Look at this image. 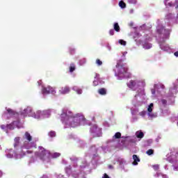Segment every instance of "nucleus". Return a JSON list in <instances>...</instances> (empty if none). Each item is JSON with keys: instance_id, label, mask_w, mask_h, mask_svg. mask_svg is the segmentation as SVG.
Wrapping results in <instances>:
<instances>
[{"instance_id": "nucleus-6", "label": "nucleus", "mask_w": 178, "mask_h": 178, "mask_svg": "<svg viewBox=\"0 0 178 178\" xmlns=\"http://www.w3.org/2000/svg\"><path fill=\"white\" fill-rule=\"evenodd\" d=\"M59 92L60 94H69L70 92V88L69 86H64L60 88Z\"/></svg>"}, {"instance_id": "nucleus-7", "label": "nucleus", "mask_w": 178, "mask_h": 178, "mask_svg": "<svg viewBox=\"0 0 178 178\" xmlns=\"http://www.w3.org/2000/svg\"><path fill=\"white\" fill-rule=\"evenodd\" d=\"M24 140H27L29 143H31L33 141V136L29 133V131H26L24 136Z\"/></svg>"}, {"instance_id": "nucleus-38", "label": "nucleus", "mask_w": 178, "mask_h": 178, "mask_svg": "<svg viewBox=\"0 0 178 178\" xmlns=\"http://www.w3.org/2000/svg\"><path fill=\"white\" fill-rule=\"evenodd\" d=\"M108 168H109V169H113V166H112V165H109Z\"/></svg>"}, {"instance_id": "nucleus-21", "label": "nucleus", "mask_w": 178, "mask_h": 178, "mask_svg": "<svg viewBox=\"0 0 178 178\" xmlns=\"http://www.w3.org/2000/svg\"><path fill=\"white\" fill-rule=\"evenodd\" d=\"M113 137H115V138H121L122 134H120V132H117Z\"/></svg>"}, {"instance_id": "nucleus-35", "label": "nucleus", "mask_w": 178, "mask_h": 178, "mask_svg": "<svg viewBox=\"0 0 178 178\" xmlns=\"http://www.w3.org/2000/svg\"><path fill=\"white\" fill-rule=\"evenodd\" d=\"M98 84V81H93V86H95V87H96V86Z\"/></svg>"}, {"instance_id": "nucleus-18", "label": "nucleus", "mask_w": 178, "mask_h": 178, "mask_svg": "<svg viewBox=\"0 0 178 178\" xmlns=\"http://www.w3.org/2000/svg\"><path fill=\"white\" fill-rule=\"evenodd\" d=\"M76 70V65L74 63H71L70 66V72L73 73Z\"/></svg>"}, {"instance_id": "nucleus-42", "label": "nucleus", "mask_w": 178, "mask_h": 178, "mask_svg": "<svg viewBox=\"0 0 178 178\" xmlns=\"http://www.w3.org/2000/svg\"><path fill=\"white\" fill-rule=\"evenodd\" d=\"M176 9H178V5L175 7Z\"/></svg>"}, {"instance_id": "nucleus-4", "label": "nucleus", "mask_w": 178, "mask_h": 178, "mask_svg": "<svg viewBox=\"0 0 178 178\" xmlns=\"http://www.w3.org/2000/svg\"><path fill=\"white\" fill-rule=\"evenodd\" d=\"M33 147H34V148H37V145H35V143H31V142H24V145L22 147V149H23V148H25L26 149H30L31 148H33Z\"/></svg>"}, {"instance_id": "nucleus-19", "label": "nucleus", "mask_w": 178, "mask_h": 178, "mask_svg": "<svg viewBox=\"0 0 178 178\" xmlns=\"http://www.w3.org/2000/svg\"><path fill=\"white\" fill-rule=\"evenodd\" d=\"M14 124H15V122H12V123H10V124H8L6 125V127H7V129H8L9 130H13V129H15Z\"/></svg>"}, {"instance_id": "nucleus-32", "label": "nucleus", "mask_w": 178, "mask_h": 178, "mask_svg": "<svg viewBox=\"0 0 178 178\" xmlns=\"http://www.w3.org/2000/svg\"><path fill=\"white\" fill-rule=\"evenodd\" d=\"M161 104L163 105H166V104H168V101H166V99H162L161 100Z\"/></svg>"}, {"instance_id": "nucleus-17", "label": "nucleus", "mask_w": 178, "mask_h": 178, "mask_svg": "<svg viewBox=\"0 0 178 178\" xmlns=\"http://www.w3.org/2000/svg\"><path fill=\"white\" fill-rule=\"evenodd\" d=\"M98 92L100 95H106V88H100L98 90Z\"/></svg>"}, {"instance_id": "nucleus-36", "label": "nucleus", "mask_w": 178, "mask_h": 178, "mask_svg": "<svg viewBox=\"0 0 178 178\" xmlns=\"http://www.w3.org/2000/svg\"><path fill=\"white\" fill-rule=\"evenodd\" d=\"M97 77H99V74L95 73V79H97Z\"/></svg>"}, {"instance_id": "nucleus-11", "label": "nucleus", "mask_w": 178, "mask_h": 178, "mask_svg": "<svg viewBox=\"0 0 178 178\" xmlns=\"http://www.w3.org/2000/svg\"><path fill=\"white\" fill-rule=\"evenodd\" d=\"M153 108H154V104H152V103H151L147 108L148 115H149V116H151V118H152L154 116V115H152V114H151V112H152Z\"/></svg>"}, {"instance_id": "nucleus-26", "label": "nucleus", "mask_w": 178, "mask_h": 178, "mask_svg": "<svg viewBox=\"0 0 178 178\" xmlns=\"http://www.w3.org/2000/svg\"><path fill=\"white\" fill-rule=\"evenodd\" d=\"M140 116H144L145 115H147V111H143L139 113Z\"/></svg>"}, {"instance_id": "nucleus-24", "label": "nucleus", "mask_w": 178, "mask_h": 178, "mask_svg": "<svg viewBox=\"0 0 178 178\" xmlns=\"http://www.w3.org/2000/svg\"><path fill=\"white\" fill-rule=\"evenodd\" d=\"M49 136L51 137H56V133L54 131H51L49 133Z\"/></svg>"}, {"instance_id": "nucleus-1", "label": "nucleus", "mask_w": 178, "mask_h": 178, "mask_svg": "<svg viewBox=\"0 0 178 178\" xmlns=\"http://www.w3.org/2000/svg\"><path fill=\"white\" fill-rule=\"evenodd\" d=\"M61 120L71 127H77L81 122H86V118L81 113L73 115L72 111H67L61 114Z\"/></svg>"}, {"instance_id": "nucleus-30", "label": "nucleus", "mask_w": 178, "mask_h": 178, "mask_svg": "<svg viewBox=\"0 0 178 178\" xmlns=\"http://www.w3.org/2000/svg\"><path fill=\"white\" fill-rule=\"evenodd\" d=\"M76 92H77V94H82L83 90L78 88L76 90Z\"/></svg>"}, {"instance_id": "nucleus-5", "label": "nucleus", "mask_w": 178, "mask_h": 178, "mask_svg": "<svg viewBox=\"0 0 178 178\" xmlns=\"http://www.w3.org/2000/svg\"><path fill=\"white\" fill-rule=\"evenodd\" d=\"M42 92L43 95L47 94H54L55 89L51 86H48L47 88H42Z\"/></svg>"}, {"instance_id": "nucleus-8", "label": "nucleus", "mask_w": 178, "mask_h": 178, "mask_svg": "<svg viewBox=\"0 0 178 178\" xmlns=\"http://www.w3.org/2000/svg\"><path fill=\"white\" fill-rule=\"evenodd\" d=\"M132 158L134 159L133 165H138V162H140V158H138V156L136 154H134Z\"/></svg>"}, {"instance_id": "nucleus-2", "label": "nucleus", "mask_w": 178, "mask_h": 178, "mask_svg": "<svg viewBox=\"0 0 178 178\" xmlns=\"http://www.w3.org/2000/svg\"><path fill=\"white\" fill-rule=\"evenodd\" d=\"M35 156L40 158L41 161H47L51 156V152L42 147H39V151L35 153Z\"/></svg>"}, {"instance_id": "nucleus-12", "label": "nucleus", "mask_w": 178, "mask_h": 178, "mask_svg": "<svg viewBox=\"0 0 178 178\" xmlns=\"http://www.w3.org/2000/svg\"><path fill=\"white\" fill-rule=\"evenodd\" d=\"M136 84H137V82H136V81L131 80L128 83V87H129V88H134V87H136Z\"/></svg>"}, {"instance_id": "nucleus-29", "label": "nucleus", "mask_w": 178, "mask_h": 178, "mask_svg": "<svg viewBox=\"0 0 178 178\" xmlns=\"http://www.w3.org/2000/svg\"><path fill=\"white\" fill-rule=\"evenodd\" d=\"M153 169L154 170H159V165H153Z\"/></svg>"}, {"instance_id": "nucleus-31", "label": "nucleus", "mask_w": 178, "mask_h": 178, "mask_svg": "<svg viewBox=\"0 0 178 178\" xmlns=\"http://www.w3.org/2000/svg\"><path fill=\"white\" fill-rule=\"evenodd\" d=\"M129 3H136L137 0H127Z\"/></svg>"}, {"instance_id": "nucleus-33", "label": "nucleus", "mask_w": 178, "mask_h": 178, "mask_svg": "<svg viewBox=\"0 0 178 178\" xmlns=\"http://www.w3.org/2000/svg\"><path fill=\"white\" fill-rule=\"evenodd\" d=\"M0 127L2 130H5V129H6V126H5V124L1 125Z\"/></svg>"}, {"instance_id": "nucleus-23", "label": "nucleus", "mask_w": 178, "mask_h": 178, "mask_svg": "<svg viewBox=\"0 0 178 178\" xmlns=\"http://www.w3.org/2000/svg\"><path fill=\"white\" fill-rule=\"evenodd\" d=\"M146 154H147V155H153L154 154V149H149L146 152Z\"/></svg>"}, {"instance_id": "nucleus-40", "label": "nucleus", "mask_w": 178, "mask_h": 178, "mask_svg": "<svg viewBox=\"0 0 178 178\" xmlns=\"http://www.w3.org/2000/svg\"><path fill=\"white\" fill-rule=\"evenodd\" d=\"M2 176V171H0V177Z\"/></svg>"}, {"instance_id": "nucleus-14", "label": "nucleus", "mask_w": 178, "mask_h": 178, "mask_svg": "<svg viewBox=\"0 0 178 178\" xmlns=\"http://www.w3.org/2000/svg\"><path fill=\"white\" fill-rule=\"evenodd\" d=\"M7 113L10 115V117L15 116L16 115V111H13L11 108H7Z\"/></svg>"}, {"instance_id": "nucleus-25", "label": "nucleus", "mask_w": 178, "mask_h": 178, "mask_svg": "<svg viewBox=\"0 0 178 178\" xmlns=\"http://www.w3.org/2000/svg\"><path fill=\"white\" fill-rule=\"evenodd\" d=\"M119 44H120V45H126L127 42L126 41L123 40H119Z\"/></svg>"}, {"instance_id": "nucleus-3", "label": "nucleus", "mask_w": 178, "mask_h": 178, "mask_svg": "<svg viewBox=\"0 0 178 178\" xmlns=\"http://www.w3.org/2000/svg\"><path fill=\"white\" fill-rule=\"evenodd\" d=\"M116 67L118 69V76L122 75L123 77H126L127 79H130V77H131V74L128 72L129 68H127V67L117 63Z\"/></svg>"}, {"instance_id": "nucleus-28", "label": "nucleus", "mask_w": 178, "mask_h": 178, "mask_svg": "<svg viewBox=\"0 0 178 178\" xmlns=\"http://www.w3.org/2000/svg\"><path fill=\"white\" fill-rule=\"evenodd\" d=\"M58 156H60V154L59 153H54L53 154V158H58Z\"/></svg>"}, {"instance_id": "nucleus-13", "label": "nucleus", "mask_w": 178, "mask_h": 178, "mask_svg": "<svg viewBox=\"0 0 178 178\" xmlns=\"http://www.w3.org/2000/svg\"><path fill=\"white\" fill-rule=\"evenodd\" d=\"M136 136L137 138H143L144 133L141 131H138L136 132Z\"/></svg>"}, {"instance_id": "nucleus-9", "label": "nucleus", "mask_w": 178, "mask_h": 178, "mask_svg": "<svg viewBox=\"0 0 178 178\" xmlns=\"http://www.w3.org/2000/svg\"><path fill=\"white\" fill-rule=\"evenodd\" d=\"M20 145V137H16L14 139V147L17 148Z\"/></svg>"}, {"instance_id": "nucleus-27", "label": "nucleus", "mask_w": 178, "mask_h": 178, "mask_svg": "<svg viewBox=\"0 0 178 178\" xmlns=\"http://www.w3.org/2000/svg\"><path fill=\"white\" fill-rule=\"evenodd\" d=\"M109 34H110V35H115V30L111 29L109 31Z\"/></svg>"}, {"instance_id": "nucleus-34", "label": "nucleus", "mask_w": 178, "mask_h": 178, "mask_svg": "<svg viewBox=\"0 0 178 178\" xmlns=\"http://www.w3.org/2000/svg\"><path fill=\"white\" fill-rule=\"evenodd\" d=\"M102 178H111L109 177V175H108V174L104 173V176L102 177Z\"/></svg>"}, {"instance_id": "nucleus-15", "label": "nucleus", "mask_w": 178, "mask_h": 178, "mask_svg": "<svg viewBox=\"0 0 178 178\" xmlns=\"http://www.w3.org/2000/svg\"><path fill=\"white\" fill-rule=\"evenodd\" d=\"M143 48L145 49H151L152 48V44L148 43V42H145L143 44Z\"/></svg>"}, {"instance_id": "nucleus-41", "label": "nucleus", "mask_w": 178, "mask_h": 178, "mask_svg": "<svg viewBox=\"0 0 178 178\" xmlns=\"http://www.w3.org/2000/svg\"><path fill=\"white\" fill-rule=\"evenodd\" d=\"M152 94H155V91H152Z\"/></svg>"}, {"instance_id": "nucleus-10", "label": "nucleus", "mask_w": 178, "mask_h": 178, "mask_svg": "<svg viewBox=\"0 0 178 178\" xmlns=\"http://www.w3.org/2000/svg\"><path fill=\"white\" fill-rule=\"evenodd\" d=\"M33 154V151L32 150H27L26 152L22 151L19 153V155H20L21 158H23V156H26L27 154Z\"/></svg>"}, {"instance_id": "nucleus-20", "label": "nucleus", "mask_w": 178, "mask_h": 178, "mask_svg": "<svg viewBox=\"0 0 178 178\" xmlns=\"http://www.w3.org/2000/svg\"><path fill=\"white\" fill-rule=\"evenodd\" d=\"M119 6L120 8H122V9H124V8H126V3L123 1H120L119 2Z\"/></svg>"}, {"instance_id": "nucleus-22", "label": "nucleus", "mask_w": 178, "mask_h": 178, "mask_svg": "<svg viewBox=\"0 0 178 178\" xmlns=\"http://www.w3.org/2000/svg\"><path fill=\"white\" fill-rule=\"evenodd\" d=\"M96 65H97V66H102V61L99 60V58H97L96 60Z\"/></svg>"}, {"instance_id": "nucleus-43", "label": "nucleus", "mask_w": 178, "mask_h": 178, "mask_svg": "<svg viewBox=\"0 0 178 178\" xmlns=\"http://www.w3.org/2000/svg\"><path fill=\"white\" fill-rule=\"evenodd\" d=\"M27 111V109H25L24 111L26 112Z\"/></svg>"}, {"instance_id": "nucleus-39", "label": "nucleus", "mask_w": 178, "mask_h": 178, "mask_svg": "<svg viewBox=\"0 0 178 178\" xmlns=\"http://www.w3.org/2000/svg\"><path fill=\"white\" fill-rule=\"evenodd\" d=\"M161 88L162 89L165 88V85H161Z\"/></svg>"}, {"instance_id": "nucleus-37", "label": "nucleus", "mask_w": 178, "mask_h": 178, "mask_svg": "<svg viewBox=\"0 0 178 178\" xmlns=\"http://www.w3.org/2000/svg\"><path fill=\"white\" fill-rule=\"evenodd\" d=\"M174 55H175V56H177H177H178V51L175 52V53H174Z\"/></svg>"}, {"instance_id": "nucleus-16", "label": "nucleus", "mask_w": 178, "mask_h": 178, "mask_svg": "<svg viewBox=\"0 0 178 178\" xmlns=\"http://www.w3.org/2000/svg\"><path fill=\"white\" fill-rule=\"evenodd\" d=\"M113 27L115 31H117V33H119V31H120V26H119V24L118 22L114 23Z\"/></svg>"}]
</instances>
